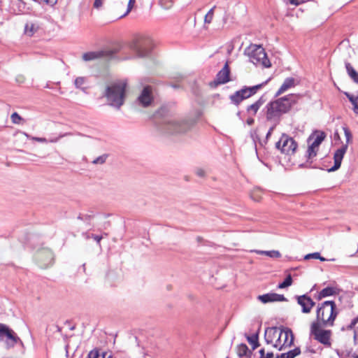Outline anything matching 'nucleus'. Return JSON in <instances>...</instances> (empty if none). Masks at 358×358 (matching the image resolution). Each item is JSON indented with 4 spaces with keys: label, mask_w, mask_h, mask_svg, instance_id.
I'll use <instances>...</instances> for the list:
<instances>
[{
    "label": "nucleus",
    "mask_w": 358,
    "mask_h": 358,
    "mask_svg": "<svg viewBox=\"0 0 358 358\" xmlns=\"http://www.w3.org/2000/svg\"><path fill=\"white\" fill-rule=\"evenodd\" d=\"M301 97L300 94H290L270 101L265 107L266 109V120L268 121H279L280 117L288 113L298 103Z\"/></svg>",
    "instance_id": "nucleus-1"
},
{
    "label": "nucleus",
    "mask_w": 358,
    "mask_h": 358,
    "mask_svg": "<svg viewBox=\"0 0 358 358\" xmlns=\"http://www.w3.org/2000/svg\"><path fill=\"white\" fill-rule=\"evenodd\" d=\"M264 339L278 350L290 347L294 343V335L291 329L277 327H268L264 332Z\"/></svg>",
    "instance_id": "nucleus-2"
},
{
    "label": "nucleus",
    "mask_w": 358,
    "mask_h": 358,
    "mask_svg": "<svg viewBox=\"0 0 358 358\" xmlns=\"http://www.w3.org/2000/svg\"><path fill=\"white\" fill-rule=\"evenodd\" d=\"M338 313L334 301H324L317 306L315 322H319L324 327H332Z\"/></svg>",
    "instance_id": "nucleus-3"
},
{
    "label": "nucleus",
    "mask_w": 358,
    "mask_h": 358,
    "mask_svg": "<svg viewBox=\"0 0 358 358\" xmlns=\"http://www.w3.org/2000/svg\"><path fill=\"white\" fill-rule=\"evenodd\" d=\"M126 87L124 81H119L106 87L104 96L110 106L119 109L124 104Z\"/></svg>",
    "instance_id": "nucleus-4"
},
{
    "label": "nucleus",
    "mask_w": 358,
    "mask_h": 358,
    "mask_svg": "<svg viewBox=\"0 0 358 358\" xmlns=\"http://www.w3.org/2000/svg\"><path fill=\"white\" fill-rule=\"evenodd\" d=\"M192 127V124L187 121L170 119L162 123L159 127V129L166 134L174 135L185 133Z\"/></svg>",
    "instance_id": "nucleus-5"
},
{
    "label": "nucleus",
    "mask_w": 358,
    "mask_h": 358,
    "mask_svg": "<svg viewBox=\"0 0 358 358\" xmlns=\"http://www.w3.org/2000/svg\"><path fill=\"white\" fill-rule=\"evenodd\" d=\"M267 82L268 81H266L252 87H243L240 90L235 92L229 96L231 102L236 106H238L243 100L255 94L259 90L262 89V87L267 83Z\"/></svg>",
    "instance_id": "nucleus-6"
},
{
    "label": "nucleus",
    "mask_w": 358,
    "mask_h": 358,
    "mask_svg": "<svg viewBox=\"0 0 358 358\" xmlns=\"http://www.w3.org/2000/svg\"><path fill=\"white\" fill-rule=\"evenodd\" d=\"M250 61L255 65H262L264 67L271 66V62L267 58L264 49L260 45H251L248 50Z\"/></svg>",
    "instance_id": "nucleus-7"
},
{
    "label": "nucleus",
    "mask_w": 358,
    "mask_h": 358,
    "mask_svg": "<svg viewBox=\"0 0 358 358\" xmlns=\"http://www.w3.org/2000/svg\"><path fill=\"white\" fill-rule=\"evenodd\" d=\"M0 341H4L7 349L14 348L19 343L23 346V342L17 334L5 324L0 323Z\"/></svg>",
    "instance_id": "nucleus-8"
},
{
    "label": "nucleus",
    "mask_w": 358,
    "mask_h": 358,
    "mask_svg": "<svg viewBox=\"0 0 358 358\" xmlns=\"http://www.w3.org/2000/svg\"><path fill=\"white\" fill-rule=\"evenodd\" d=\"M343 129L346 138V143L345 145H343L340 148L336 150V151L335 152L334 155V164L331 168L327 170L328 172L335 171L341 167V162L347 151L348 144L352 141V135L350 130L346 127H343Z\"/></svg>",
    "instance_id": "nucleus-9"
},
{
    "label": "nucleus",
    "mask_w": 358,
    "mask_h": 358,
    "mask_svg": "<svg viewBox=\"0 0 358 358\" xmlns=\"http://www.w3.org/2000/svg\"><path fill=\"white\" fill-rule=\"evenodd\" d=\"M322 324L319 322H313L310 325V335L314 339L323 345H330V337L331 331L322 329Z\"/></svg>",
    "instance_id": "nucleus-10"
},
{
    "label": "nucleus",
    "mask_w": 358,
    "mask_h": 358,
    "mask_svg": "<svg viewBox=\"0 0 358 358\" xmlns=\"http://www.w3.org/2000/svg\"><path fill=\"white\" fill-rule=\"evenodd\" d=\"M297 143L293 138L286 134H282L279 141L275 143V148L285 155H293L296 148Z\"/></svg>",
    "instance_id": "nucleus-11"
},
{
    "label": "nucleus",
    "mask_w": 358,
    "mask_h": 358,
    "mask_svg": "<svg viewBox=\"0 0 358 358\" xmlns=\"http://www.w3.org/2000/svg\"><path fill=\"white\" fill-rule=\"evenodd\" d=\"M131 48L138 57H143L151 52L152 42L148 38H140L132 43Z\"/></svg>",
    "instance_id": "nucleus-12"
},
{
    "label": "nucleus",
    "mask_w": 358,
    "mask_h": 358,
    "mask_svg": "<svg viewBox=\"0 0 358 358\" xmlns=\"http://www.w3.org/2000/svg\"><path fill=\"white\" fill-rule=\"evenodd\" d=\"M35 259L41 268H45L52 264L53 253L48 248H42L37 250Z\"/></svg>",
    "instance_id": "nucleus-13"
},
{
    "label": "nucleus",
    "mask_w": 358,
    "mask_h": 358,
    "mask_svg": "<svg viewBox=\"0 0 358 358\" xmlns=\"http://www.w3.org/2000/svg\"><path fill=\"white\" fill-rule=\"evenodd\" d=\"M117 53L116 50L104 49L99 51L88 52L83 55V60L92 61L96 59L103 58L106 59H110L115 57Z\"/></svg>",
    "instance_id": "nucleus-14"
},
{
    "label": "nucleus",
    "mask_w": 358,
    "mask_h": 358,
    "mask_svg": "<svg viewBox=\"0 0 358 358\" xmlns=\"http://www.w3.org/2000/svg\"><path fill=\"white\" fill-rule=\"evenodd\" d=\"M152 101L153 96L152 87H144L137 99V103H138V105L144 108H146L150 106Z\"/></svg>",
    "instance_id": "nucleus-15"
},
{
    "label": "nucleus",
    "mask_w": 358,
    "mask_h": 358,
    "mask_svg": "<svg viewBox=\"0 0 358 358\" xmlns=\"http://www.w3.org/2000/svg\"><path fill=\"white\" fill-rule=\"evenodd\" d=\"M296 298L298 304L301 306V311L303 313H309L315 305V303L307 294L296 296Z\"/></svg>",
    "instance_id": "nucleus-16"
},
{
    "label": "nucleus",
    "mask_w": 358,
    "mask_h": 358,
    "mask_svg": "<svg viewBox=\"0 0 358 358\" xmlns=\"http://www.w3.org/2000/svg\"><path fill=\"white\" fill-rule=\"evenodd\" d=\"M230 69L227 62L223 68L216 75V78L214 81L216 85H222L228 83L230 80Z\"/></svg>",
    "instance_id": "nucleus-17"
},
{
    "label": "nucleus",
    "mask_w": 358,
    "mask_h": 358,
    "mask_svg": "<svg viewBox=\"0 0 358 358\" xmlns=\"http://www.w3.org/2000/svg\"><path fill=\"white\" fill-rule=\"evenodd\" d=\"M17 134H22V135L25 136L27 138L31 139L32 141H37V142H39V143H57L62 138H64V137L72 135V133L66 132V133H64V134H60L57 137L52 138H50V139H47L45 138L31 136L28 134H27L26 132H24V131H19V132H17Z\"/></svg>",
    "instance_id": "nucleus-18"
},
{
    "label": "nucleus",
    "mask_w": 358,
    "mask_h": 358,
    "mask_svg": "<svg viewBox=\"0 0 358 358\" xmlns=\"http://www.w3.org/2000/svg\"><path fill=\"white\" fill-rule=\"evenodd\" d=\"M258 299L263 303L275 301H287V299L282 294L276 293H268L258 296Z\"/></svg>",
    "instance_id": "nucleus-19"
},
{
    "label": "nucleus",
    "mask_w": 358,
    "mask_h": 358,
    "mask_svg": "<svg viewBox=\"0 0 358 358\" xmlns=\"http://www.w3.org/2000/svg\"><path fill=\"white\" fill-rule=\"evenodd\" d=\"M326 134L324 131H317L312 134L308 138V143L318 148L324 140Z\"/></svg>",
    "instance_id": "nucleus-20"
},
{
    "label": "nucleus",
    "mask_w": 358,
    "mask_h": 358,
    "mask_svg": "<svg viewBox=\"0 0 358 358\" xmlns=\"http://www.w3.org/2000/svg\"><path fill=\"white\" fill-rule=\"evenodd\" d=\"M295 85H296V80L294 78H292V77L287 78L284 80L283 83L282 84L280 87L278 89L277 92L275 93V97L279 96L280 94H283L288 90L294 87Z\"/></svg>",
    "instance_id": "nucleus-21"
},
{
    "label": "nucleus",
    "mask_w": 358,
    "mask_h": 358,
    "mask_svg": "<svg viewBox=\"0 0 358 358\" xmlns=\"http://www.w3.org/2000/svg\"><path fill=\"white\" fill-rule=\"evenodd\" d=\"M308 144L309 145L306 154V164H301V167L310 168V165H308V164H310L312 163L311 159L317 155L318 148H316L310 143Z\"/></svg>",
    "instance_id": "nucleus-22"
},
{
    "label": "nucleus",
    "mask_w": 358,
    "mask_h": 358,
    "mask_svg": "<svg viewBox=\"0 0 358 358\" xmlns=\"http://www.w3.org/2000/svg\"><path fill=\"white\" fill-rule=\"evenodd\" d=\"M265 99L263 96H261L257 101L252 104L248 106L246 108L247 113L252 116L257 114L260 107L264 103Z\"/></svg>",
    "instance_id": "nucleus-23"
},
{
    "label": "nucleus",
    "mask_w": 358,
    "mask_h": 358,
    "mask_svg": "<svg viewBox=\"0 0 358 358\" xmlns=\"http://www.w3.org/2000/svg\"><path fill=\"white\" fill-rule=\"evenodd\" d=\"M338 294V289L334 287H327L322 289L317 295V299L321 300L323 298L334 296Z\"/></svg>",
    "instance_id": "nucleus-24"
},
{
    "label": "nucleus",
    "mask_w": 358,
    "mask_h": 358,
    "mask_svg": "<svg viewBox=\"0 0 358 358\" xmlns=\"http://www.w3.org/2000/svg\"><path fill=\"white\" fill-rule=\"evenodd\" d=\"M39 25L33 22H27L24 25V33L25 35L33 36L39 29Z\"/></svg>",
    "instance_id": "nucleus-25"
},
{
    "label": "nucleus",
    "mask_w": 358,
    "mask_h": 358,
    "mask_svg": "<svg viewBox=\"0 0 358 358\" xmlns=\"http://www.w3.org/2000/svg\"><path fill=\"white\" fill-rule=\"evenodd\" d=\"M345 65L348 76L355 83H358V72L352 67L350 63L346 62Z\"/></svg>",
    "instance_id": "nucleus-26"
},
{
    "label": "nucleus",
    "mask_w": 358,
    "mask_h": 358,
    "mask_svg": "<svg viewBox=\"0 0 358 358\" xmlns=\"http://www.w3.org/2000/svg\"><path fill=\"white\" fill-rule=\"evenodd\" d=\"M301 353V350L299 348H295L294 349L288 351L285 353H282L280 355H277L276 358H294L296 356L299 355Z\"/></svg>",
    "instance_id": "nucleus-27"
},
{
    "label": "nucleus",
    "mask_w": 358,
    "mask_h": 358,
    "mask_svg": "<svg viewBox=\"0 0 358 358\" xmlns=\"http://www.w3.org/2000/svg\"><path fill=\"white\" fill-rule=\"evenodd\" d=\"M237 354L240 358L248 357L252 354L246 344L242 343L237 348Z\"/></svg>",
    "instance_id": "nucleus-28"
},
{
    "label": "nucleus",
    "mask_w": 358,
    "mask_h": 358,
    "mask_svg": "<svg viewBox=\"0 0 358 358\" xmlns=\"http://www.w3.org/2000/svg\"><path fill=\"white\" fill-rule=\"evenodd\" d=\"M255 252L259 255H265L271 258H280L281 257V254L278 250H255Z\"/></svg>",
    "instance_id": "nucleus-29"
},
{
    "label": "nucleus",
    "mask_w": 358,
    "mask_h": 358,
    "mask_svg": "<svg viewBox=\"0 0 358 358\" xmlns=\"http://www.w3.org/2000/svg\"><path fill=\"white\" fill-rule=\"evenodd\" d=\"M248 341L252 345V350H255L259 345L258 341V335L255 334L251 336H248L247 338Z\"/></svg>",
    "instance_id": "nucleus-30"
},
{
    "label": "nucleus",
    "mask_w": 358,
    "mask_h": 358,
    "mask_svg": "<svg viewBox=\"0 0 358 358\" xmlns=\"http://www.w3.org/2000/svg\"><path fill=\"white\" fill-rule=\"evenodd\" d=\"M292 275L290 274H289L287 275L285 280L278 285V287L279 289H284V288H286V287L292 285Z\"/></svg>",
    "instance_id": "nucleus-31"
},
{
    "label": "nucleus",
    "mask_w": 358,
    "mask_h": 358,
    "mask_svg": "<svg viewBox=\"0 0 358 358\" xmlns=\"http://www.w3.org/2000/svg\"><path fill=\"white\" fill-rule=\"evenodd\" d=\"M357 329H358V316L354 318L346 327H343L342 330H354L355 331Z\"/></svg>",
    "instance_id": "nucleus-32"
},
{
    "label": "nucleus",
    "mask_w": 358,
    "mask_h": 358,
    "mask_svg": "<svg viewBox=\"0 0 358 358\" xmlns=\"http://www.w3.org/2000/svg\"><path fill=\"white\" fill-rule=\"evenodd\" d=\"M304 259L306 260L310 259H320L321 262L327 261V259L322 257L319 252H313V253L308 254L304 257Z\"/></svg>",
    "instance_id": "nucleus-33"
},
{
    "label": "nucleus",
    "mask_w": 358,
    "mask_h": 358,
    "mask_svg": "<svg viewBox=\"0 0 358 358\" xmlns=\"http://www.w3.org/2000/svg\"><path fill=\"white\" fill-rule=\"evenodd\" d=\"M85 83V78L84 77H78L76 78L74 84L76 88L81 89L85 91V88L83 87V85Z\"/></svg>",
    "instance_id": "nucleus-34"
},
{
    "label": "nucleus",
    "mask_w": 358,
    "mask_h": 358,
    "mask_svg": "<svg viewBox=\"0 0 358 358\" xmlns=\"http://www.w3.org/2000/svg\"><path fill=\"white\" fill-rule=\"evenodd\" d=\"M215 8V6H213L208 12V13L205 15V17H204V22L206 24H210L212 20H213V15H214V9Z\"/></svg>",
    "instance_id": "nucleus-35"
},
{
    "label": "nucleus",
    "mask_w": 358,
    "mask_h": 358,
    "mask_svg": "<svg viewBox=\"0 0 358 358\" xmlns=\"http://www.w3.org/2000/svg\"><path fill=\"white\" fill-rule=\"evenodd\" d=\"M108 157V155L103 154V155L96 157V159H94L92 161V164H104L106 162Z\"/></svg>",
    "instance_id": "nucleus-36"
},
{
    "label": "nucleus",
    "mask_w": 358,
    "mask_h": 358,
    "mask_svg": "<svg viewBox=\"0 0 358 358\" xmlns=\"http://www.w3.org/2000/svg\"><path fill=\"white\" fill-rule=\"evenodd\" d=\"M84 235H85L86 239H89L90 238H93L96 242V243L100 246V242L103 238V236H99V235H96V234L90 235L87 234H85Z\"/></svg>",
    "instance_id": "nucleus-37"
},
{
    "label": "nucleus",
    "mask_w": 358,
    "mask_h": 358,
    "mask_svg": "<svg viewBox=\"0 0 358 358\" xmlns=\"http://www.w3.org/2000/svg\"><path fill=\"white\" fill-rule=\"evenodd\" d=\"M94 217V215H90V214H80L78 216V219L83 220L84 222H86L87 223H90L91 220Z\"/></svg>",
    "instance_id": "nucleus-38"
},
{
    "label": "nucleus",
    "mask_w": 358,
    "mask_h": 358,
    "mask_svg": "<svg viewBox=\"0 0 358 358\" xmlns=\"http://www.w3.org/2000/svg\"><path fill=\"white\" fill-rule=\"evenodd\" d=\"M11 120L14 124H20L22 118L19 115V114L16 112L13 113L11 115Z\"/></svg>",
    "instance_id": "nucleus-39"
},
{
    "label": "nucleus",
    "mask_w": 358,
    "mask_h": 358,
    "mask_svg": "<svg viewBox=\"0 0 358 358\" xmlns=\"http://www.w3.org/2000/svg\"><path fill=\"white\" fill-rule=\"evenodd\" d=\"M101 353L97 349L91 350L88 354V358H101Z\"/></svg>",
    "instance_id": "nucleus-40"
},
{
    "label": "nucleus",
    "mask_w": 358,
    "mask_h": 358,
    "mask_svg": "<svg viewBox=\"0 0 358 358\" xmlns=\"http://www.w3.org/2000/svg\"><path fill=\"white\" fill-rule=\"evenodd\" d=\"M260 357L259 358H273V353L272 352H267L265 354V350L264 348H262L259 351Z\"/></svg>",
    "instance_id": "nucleus-41"
},
{
    "label": "nucleus",
    "mask_w": 358,
    "mask_h": 358,
    "mask_svg": "<svg viewBox=\"0 0 358 358\" xmlns=\"http://www.w3.org/2000/svg\"><path fill=\"white\" fill-rule=\"evenodd\" d=\"M344 94L347 96V98L349 99V101H350L352 105L354 104V103L358 100V96H355L350 94L349 92H345Z\"/></svg>",
    "instance_id": "nucleus-42"
},
{
    "label": "nucleus",
    "mask_w": 358,
    "mask_h": 358,
    "mask_svg": "<svg viewBox=\"0 0 358 358\" xmlns=\"http://www.w3.org/2000/svg\"><path fill=\"white\" fill-rule=\"evenodd\" d=\"M136 2V0H129L128 5H127V12L124 15H127L133 8L134 3Z\"/></svg>",
    "instance_id": "nucleus-43"
},
{
    "label": "nucleus",
    "mask_w": 358,
    "mask_h": 358,
    "mask_svg": "<svg viewBox=\"0 0 358 358\" xmlns=\"http://www.w3.org/2000/svg\"><path fill=\"white\" fill-rule=\"evenodd\" d=\"M34 1H36L39 3H46V4H50L54 5L57 3V0H34Z\"/></svg>",
    "instance_id": "nucleus-44"
},
{
    "label": "nucleus",
    "mask_w": 358,
    "mask_h": 358,
    "mask_svg": "<svg viewBox=\"0 0 358 358\" xmlns=\"http://www.w3.org/2000/svg\"><path fill=\"white\" fill-rule=\"evenodd\" d=\"M103 0H94V7L96 8H99L103 4Z\"/></svg>",
    "instance_id": "nucleus-45"
},
{
    "label": "nucleus",
    "mask_w": 358,
    "mask_h": 358,
    "mask_svg": "<svg viewBox=\"0 0 358 358\" xmlns=\"http://www.w3.org/2000/svg\"><path fill=\"white\" fill-rule=\"evenodd\" d=\"M196 174L199 176V177H204L205 176V171L204 170H203L202 169H196Z\"/></svg>",
    "instance_id": "nucleus-46"
},
{
    "label": "nucleus",
    "mask_w": 358,
    "mask_h": 358,
    "mask_svg": "<svg viewBox=\"0 0 358 358\" xmlns=\"http://www.w3.org/2000/svg\"><path fill=\"white\" fill-rule=\"evenodd\" d=\"M274 128H275V126H273V127H271L269 129V130L268 131V132H267V134H266V140H268V139L270 138V136H271V134H272V132H273V131Z\"/></svg>",
    "instance_id": "nucleus-47"
},
{
    "label": "nucleus",
    "mask_w": 358,
    "mask_h": 358,
    "mask_svg": "<svg viewBox=\"0 0 358 358\" xmlns=\"http://www.w3.org/2000/svg\"><path fill=\"white\" fill-rule=\"evenodd\" d=\"M289 3L293 5L298 6L300 3H301L303 1V0H289Z\"/></svg>",
    "instance_id": "nucleus-48"
},
{
    "label": "nucleus",
    "mask_w": 358,
    "mask_h": 358,
    "mask_svg": "<svg viewBox=\"0 0 358 358\" xmlns=\"http://www.w3.org/2000/svg\"><path fill=\"white\" fill-rule=\"evenodd\" d=\"M353 106V111L355 112V113L357 114L358 115V100L357 101H355L354 103V104H352Z\"/></svg>",
    "instance_id": "nucleus-49"
},
{
    "label": "nucleus",
    "mask_w": 358,
    "mask_h": 358,
    "mask_svg": "<svg viewBox=\"0 0 358 358\" xmlns=\"http://www.w3.org/2000/svg\"><path fill=\"white\" fill-rule=\"evenodd\" d=\"M103 358H112V354L110 352H103Z\"/></svg>",
    "instance_id": "nucleus-50"
},
{
    "label": "nucleus",
    "mask_w": 358,
    "mask_h": 358,
    "mask_svg": "<svg viewBox=\"0 0 358 358\" xmlns=\"http://www.w3.org/2000/svg\"><path fill=\"white\" fill-rule=\"evenodd\" d=\"M246 122L248 125H252L255 122V120L250 117L247 119Z\"/></svg>",
    "instance_id": "nucleus-51"
},
{
    "label": "nucleus",
    "mask_w": 358,
    "mask_h": 358,
    "mask_svg": "<svg viewBox=\"0 0 358 358\" xmlns=\"http://www.w3.org/2000/svg\"><path fill=\"white\" fill-rule=\"evenodd\" d=\"M237 116L239 117L240 118L241 117V111H238L237 113H236Z\"/></svg>",
    "instance_id": "nucleus-52"
},
{
    "label": "nucleus",
    "mask_w": 358,
    "mask_h": 358,
    "mask_svg": "<svg viewBox=\"0 0 358 358\" xmlns=\"http://www.w3.org/2000/svg\"><path fill=\"white\" fill-rule=\"evenodd\" d=\"M101 358H103V352H101Z\"/></svg>",
    "instance_id": "nucleus-53"
},
{
    "label": "nucleus",
    "mask_w": 358,
    "mask_h": 358,
    "mask_svg": "<svg viewBox=\"0 0 358 358\" xmlns=\"http://www.w3.org/2000/svg\"><path fill=\"white\" fill-rule=\"evenodd\" d=\"M355 358H358V356H355Z\"/></svg>",
    "instance_id": "nucleus-54"
},
{
    "label": "nucleus",
    "mask_w": 358,
    "mask_h": 358,
    "mask_svg": "<svg viewBox=\"0 0 358 358\" xmlns=\"http://www.w3.org/2000/svg\"><path fill=\"white\" fill-rule=\"evenodd\" d=\"M355 358H358V356H355Z\"/></svg>",
    "instance_id": "nucleus-55"
},
{
    "label": "nucleus",
    "mask_w": 358,
    "mask_h": 358,
    "mask_svg": "<svg viewBox=\"0 0 358 358\" xmlns=\"http://www.w3.org/2000/svg\"><path fill=\"white\" fill-rule=\"evenodd\" d=\"M228 358V357H227Z\"/></svg>",
    "instance_id": "nucleus-56"
}]
</instances>
